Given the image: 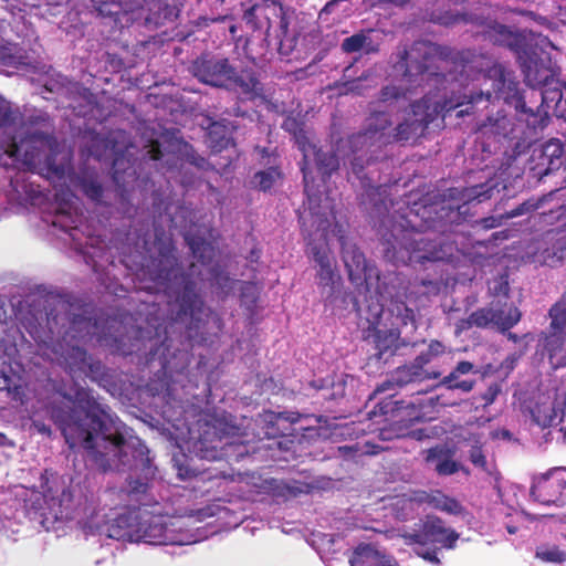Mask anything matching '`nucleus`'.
<instances>
[{
    "mask_svg": "<svg viewBox=\"0 0 566 566\" xmlns=\"http://www.w3.org/2000/svg\"><path fill=\"white\" fill-rule=\"evenodd\" d=\"M467 102L465 96L454 87L430 90L421 98L413 101L402 109V116L388 137L392 144H405L422 136L429 125L452 111H459Z\"/></svg>",
    "mask_w": 566,
    "mask_h": 566,
    "instance_id": "nucleus-6",
    "label": "nucleus"
},
{
    "mask_svg": "<svg viewBox=\"0 0 566 566\" xmlns=\"http://www.w3.org/2000/svg\"><path fill=\"white\" fill-rule=\"evenodd\" d=\"M138 532L139 537L149 544L164 545L169 541L167 525L160 516H149L148 520L139 524Z\"/></svg>",
    "mask_w": 566,
    "mask_h": 566,
    "instance_id": "nucleus-35",
    "label": "nucleus"
},
{
    "mask_svg": "<svg viewBox=\"0 0 566 566\" xmlns=\"http://www.w3.org/2000/svg\"><path fill=\"white\" fill-rule=\"evenodd\" d=\"M562 410L555 402L549 401L548 399L544 401H537L531 409V417L535 424L541 427L542 429L551 428L556 426L562 418H559V412Z\"/></svg>",
    "mask_w": 566,
    "mask_h": 566,
    "instance_id": "nucleus-36",
    "label": "nucleus"
},
{
    "mask_svg": "<svg viewBox=\"0 0 566 566\" xmlns=\"http://www.w3.org/2000/svg\"><path fill=\"white\" fill-rule=\"evenodd\" d=\"M281 176L282 174L277 167H269L265 170L258 171L254 175L253 180L260 190L266 191L273 187Z\"/></svg>",
    "mask_w": 566,
    "mask_h": 566,
    "instance_id": "nucleus-53",
    "label": "nucleus"
},
{
    "mask_svg": "<svg viewBox=\"0 0 566 566\" xmlns=\"http://www.w3.org/2000/svg\"><path fill=\"white\" fill-rule=\"evenodd\" d=\"M18 158L19 161L17 163V165L0 166L6 169L17 170L15 174L10 177V187L14 195V198L19 201H27L34 205L38 201H40V199L43 197V191L39 185H35L34 182L29 180V172L25 170V167H28L31 164V161L27 158V155L24 156V158H21L19 146Z\"/></svg>",
    "mask_w": 566,
    "mask_h": 566,
    "instance_id": "nucleus-25",
    "label": "nucleus"
},
{
    "mask_svg": "<svg viewBox=\"0 0 566 566\" xmlns=\"http://www.w3.org/2000/svg\"><path fill=\"white\" fill-rule=\"evenodd\" d=\"M367 151L365 148L361 153ZM359 151L350 161V171L359 179L364 192L361 193V203L370 206L371 212L381 218V245L384 258L395 265H423L428 262H452L458 259L460 250L458 245L446 237L430 238L422 234L431 213H438L434 206L420 205L413 202L412 207H407V211L401 214L385 216L389 212L388 187L384 185H373L365 175V165L369 158L364 159L358 156ZM409 205L410 201H407Z\"/></svg>",
    "mask_w": 566,
    "mask_h": 566,
    "instance_id": "nucleus-2",
    "label": "nucleus"
},
{
    "mask_svg": "<svg viewBox=\"0 0 566 566\" xmlns=\"http://www.w3.org/2000/svg\"><path fill=\"white\" fill-rule=\"evenodd\" d=\"M73 304L60 295L49 294L32 300L20 317V324L39 345H49L55 338L85 339L96 337L106 340L99 331L98 321L86 314L73 312Z\"/></svg>",
    "mask_w": 566,
    "mask_h": 566,
    "instance_id": "nucleus-4",
    "label": "nucleus"
},
{
    "mask_svg": "<svg viewBox=\"0 0 566 566\" xmlns=\"http://www.w3.org/2000/svg\"><path fill=\"white\" fill-rule=\"evenodd\" d=\"M424 379L426 378L422 376V374L417 370L410 363L409 365H403L396 368L391 375V378L379 385L376 391L385 392L389 389H392L395 386L403 387L410 382L422 381Z\"/></svg>",
    "mask_w": 566,
    "mask_h": 566,
    "instance_id": "nucleus-38",
    "label": "nucleus"
},
{
    "mask_svg": "<svg viewBox=\"0 0 566 566\" xmlns=\"http://www.w3.org/2000/svg\"><path fill=\"white\" fill-rule=\"evenodd\" d=\"M485 36L493 44L510 49L516 57L531 44L525 35L494 21L486 24Z\"/></svg>",
    "mask_w": 566,
    "mask_h": 566,
    "instance_id": "nucleus-27",
    "label": "nucleus"
},
{
    "mask_svg": "<svg viewBox=\"0 0 566 566\" xmlns=\"http://www.w3.org/2000/svg\"><path fill=\"white\" fill-rule=\"evenodd\" d=\"M81 191L95 203H102L104 189L102 184L93 176H82L78 178Z\"/></svg>",
    "mask_w": 566,
    "mask_h": 566,
    "instance_id": "nucleus-48",
    "label": "nucleus"
},
{
    "mask_svg": "<svg viewBox=\"0 0 566 566\" xmlns=\"http://www.w3.org/2000/svg\"><path fill=\"white\" fill-rule=\"evenodd\" d=\"M447 51V48L423 40L398 46L394 54L392 71L409 88L419 87L431 78L444 82L449 56Z\"/></svg>",
    "mask_w": 566,
    "mask_h": 566,
    "instance_id": "nucleus-8",
    "label": "nucleus"
},
{
    "mask_svg": "<svg viewBox=\"0 0 566 566\" xmlns=\"http://www.w3.org/2000/svg\"><path fill=\"white\" fill-rule=\"evenodd\" d=\"M459 536V533L446 527L444 522L434 515H428L418 531L403 535L408 544L439 545L448 549L455 546Z\"/></svg>",
    "mask_w": 566,
    "mask_h": 566,
    "instance_id": "nucleus-20",
    "label": "nucleus"
},
{
    "mask_svg": "<svg viewBox=\"0 0 566 566\" xmlns=\"http://www.w3.org/2000/svg\"><path fill=\"white\" fill-rule=\"evenodd\" d=\"M339 452L347 458L355 459L360 455H375L385 450L382 447L371 443L369 441L366 442H355L353 444L343 446L338 448Z\"/></svg>",
    "mask_w": 566,
    "mask_h": 566,
    "instance_id": "nucleus-47",
    "label": "nucleus"
},
{
    "mask_svg": "<svg viewBox=\"0 0 566 566\" xmlns=\"http://www.w3.org/2000/svg\"><path fill=\"white\" fill-rule=\"evenodd\" d=\"M484 77L492 82V91H480L467 94L460 88L457 90L463 94L467 99L463 107L457 111V117L460 118L470 115L473 111V106L483 101L491 104L494 99H503L505 104L513 106L518 114L525 116V120L530 127L536 129L544 125L546 116L542 115L539 111L534 112L532 107L526 105L520 88V82L516 80L512 70H509L502 63L494 62L485 69Z\"/></svg>",
    "mask_w": 566,
    "mask_h": 566,
    "instance_id": "nucleus-9",
    "label": "nucleus"
},
{
    "mask_svg": "<svg viewBox=\"0 0 566 566\" xmlns=\"http://www.w3.org/2000/svg\"><path fill=\"white\" fill-rule=\"evenodd\" d=\"M195 450L200 459L208 461H239L248 452L245 444L230 441L227 437L217 436L214 430L213 432L205 431L195 443Z\"/></svg>",
    "mask_w": 566,
    "mask_h": 566,
    "instance_id": "nucleus-19",
    "label": "nucleus"
},
{
    "mask_svg": "<svg viewBox=\"0 0 566 566\" xmlns=\"http://www.w3.org/2000/svg\"><path fill=\"white\" fill-rule=\"evenodd\" d=\"M400 329L388 324H384L376 328L365 331V338H373L376 356L381 359L384 355L389 354L392 356L396 350L405 346V342L400 338Z\"/></svg>",
    "mask_w": 566,
    "mask_h": 566,
    "instance_id": "nucleus-29",
    "label": "nucleus"
},
{
    "mask_svg": "<svg viewBox=\"0 0 566 566\" xmlns=\"http://www.w3.org/2000/svg\"><path fill=\"white\" fill-rule=\"evenodd\" d=\"M406 92L402 87L396 85H386L379 92V102L391 103L405 97Z\"/></svg>",
    "mask_w": 566,
    "mask_h": 566,
    "instance_id": "nucleus-60",
    "label": "nucleus"
},
{
    "mask_svg": "<svg viewBox=\"0 0 566 566\" xmlns=\"http://www.w3.org/2000/svg\"><path fill=\"white\" fill-rule=\"evenodd\" d=\"M313 154L317 171L323 179L329 178L333 172L338 170L339 159L335 151H324L319 148L315 149Z\"/></svg>",
    "mask_w": 566,
    "mask_h": 566,
    "instance_id": "nucleus-46",
    "label": "nucleus"
},
{
    "mask_svg": "<svg viewBox=\"0 0 566 566\" xmlns=\"http://www.w3.org/2000/svg\"><path fill=\"white\" fill-rule=\"evenodd\" d=\"M132 19L143 20L147 29L175 23L185 7V0H136Z\"/></svg>",
    "mask_w": 566,
    "mask_h": 566,
    "instance_id": "nucleus-18",
    "label": "nucleus"
},
{
    "mask_svg": "<svg viewBox=\"0 0 566 566\" xmlns=\"http://www.w3.org/2000/svg\"><path fill=\"white\" fill-rule=\"evenodd\" d=\"M473 368L474 365L468 360L459 361L454 369L441 379L440 385L448 389H460L463 392H470L474 388L475 380H459V377L470 374Z\"/></svg>",
    "mask_w": 566,
    "mask_h": 566,
    "instance_id": "nucleus-40",
    "label": "nucleus"
},
{
    "mask_svg": "<svg viewBox=\"0 0 566 566\" xmlns=\"http://www.w3.org/2000/svg\"><path fill=\"white\" fill-rule=\"evenodd\" d=\"M151 326L154 327V334L143 327L133 329L134 340L128 346L124 342V336L115 337L114 345L116 349L124 356L148 349L146 361L148 364L158 361L164 376L172 379L175 375L184 374L190 365L189 353L180 349L171 353V339L167 336V328L163 324Z\"/></svg>",
    "mask_w": 566,
    "mask_h": 566,
    "instance_id": "nucleus-11",
    "label": "nucleus"
},
{
    "mask_svg": "<svg viewBox=\"0 0 566 566\" xmlns=\"http://www.w3.org/2000/svg\"><path fill=\"white\" fill-rule=\"evenodd\" d=\"M41 491L30 490L24 499V509L43 520H83L88 515L87 499L75 495L71 483L52 470L45 469L40 475Z\"/></svg>",
    "mask_w": 566,
    "mask_h": 566,
    "instance_id": "nucleus-5",
    "label": "nucleus"
},
{
    "mask_svg": "<svg viewBox=\"0 0 566 566\" xmlns=\"http://www.w3.org/2000/svg\"><path fill=\"white\" fill-rule=\"evenodd\" d=\"M61 356L64 359L69 373L73 377H90L97 379L103 376L104 366L101 360L95 359L86 349L77 345L60 344Z\"/></svg>",
    "mask_w": 566,
    "mask_h": 566,
    "instance_id": "nucleus-22",
    "label": "nucleus"
},
{
    "mask_svg": "<svg viewBox=\"0 0 566 566\" xmlns=\"http://www.w3.org/2000/svg\"><path fill=\"white\" fill-rule=\"evenodd\" d=\"M419 501L451 515H462L464 513V507L457 499L444 494L440 490L423 493Z\"/></svg>",
    "mask_w": 566,
    "mask_h": 566,
    "instance_id": "nucleus-37",
    "label": "nucleus"
},
{
    "mask_svg": "<svg viewBox=\"0 0 566 566\" xmlns=\"http://www.w3.org/2000/svg\"><path fill=\"white\" fill-rule=\"evenodd\" d=\"M145 157L150 160H160L163 157L161 145L158 140H150L146 146Z\"/></svg>",
    "mask_w": 566,
    "mask_h": 566,
    "instance_id": "nucleus-64",
    "label": "nucleus"
},
{
    "mask_svg": "<svg viewBox=\"0 0 566 566\" xmlns=\"http://www.w3.org/2000/svg\"><path fill=\"white\" fill-rule=\"evenodd\" d=\"M566 479L563 470L555 469L539 478L531 488L533 499L544 505L564 506L566 504Z\"/></svg>",
    "mask_w": 566,
    "mask_h": 566,
    "instance_id": "nucleus-23",
    "label": "nucleus"
},
{
    "mask_svg": "<svg viewBox=\"0 0 566 566\" xmlns=\"http://www.w3.org/2000/svg\"><path fill=\"white\" fill-rule=\"evenodd\" d=\"M94 9L101 17L114 18L119 20V15L134 13L136 0H91Z\"/></svg>",
    "mask_w": 566,
    "mask_h": 566,
    "instance_id": "nucleus-39",
    "label": "nucleus"
},
{
    "mask_svg": "<svg viewBox=\"0 0 566 566\" xmlns=\"http://www.w3.org/2000/svg\"><path fill=\"white\" fill-rule=\"evenodd\" d=\"M543 241L546 245L543 250L546 262L560 263L566 259V223L546 231Z\"/></svg>",
    "mask_w": 566,
    "mask_h": 566,
    "instance_id": "nucleus-32",
    "label": "nucleus"
},
{
    "mask_svg": "<svg viewBox=\"0 0 566 566\" xmlns=\"http://www.w3.org/2000/svg\"><path fill=\"white\" fill-rule=\"evenodd\" d=\"M432 359L433 357L426 350L420 353L411 364L415 366L417 370H419L422 374V376L426 379L438 378L440 376L439 373L430 375L428 371L424 370V366L428 365Z\"/></svg>",
    "mask_w": 566,
    "mask_h": 566,
    "instance_id": "nucleus-62",
    "label": "nucleus"
},
{
    "mask_svg": "<svg viewBox=\"0 0 566 566\" xmlns=\"http://www.w3.org/2000/svg\"><path fill=\"white\" fill-rule=\"evenodd\" d=\"M549 196H552V193L544 195L541 197L528 198L527 200L523 201L522 203L517 205L515 208L506 212V218H515L537 210L539 207L543 206L544 202L548 200Z\"/></svg>",
    "mask_w": 566,
    "mask_h": 566,
    "instance_id": "nucleus-50",
    "label": "nucleus"
},
{
    "mask_svg": "<svg viewBox=\"0 0 566 566\" xmlns=\"http://www.w3.org/2000/svg\"><path fill=\"white\" fill-rule=\"evenodd\" d=\"M525 83L535 88L543 87L555 80L553 70L538 55L536 48L530 44L521 55L516 57Z\"/></svg>",
    "mask_w": 566,
    "mask_h": 566,
    "instance_id": "nucleus-24",
    "label": "nucleus"
},
{
    "mask_svg": "<svg viewBox=\"0 0 566 566\" xmlns=\"http://www.w3.org/2000/svg\"><path fill=\"white\" fill-rule=\"evenodd\" d=\"M535 557L544 563L563 564L566 560V552L557 545L543 544L536 547Z\"/></svg>",
    "mask_w": 566,
    "mask_h": 566,
    "instance_id": "nucleus-49",
    "label": "nucleus"
},
{
    "mask_svg": "<svg viewBox=\"0 0 566 566\" xmlns=\"http://www.w3.org/2000/svg\"><path fill=\"white\" fill-rule=\"evenodd\" d=\"M185 240L193 255L202 265L211 263L216 250L211 242L199 235H186Z\"/></svg>",
    "mask_w": 566,
    "mask_h": 566,
    "instance_id": "nucleus-43",
    "label": "nucleus"
},
{
    "mask_svg": "<svg viewBox=\"0 0 566 566\" xmlns=\"http://www.w3.org/2000/svg\"><path fill=\"white\" fill-rule=\"evenodd\" d=\"M115 142L113 134L101 139V143L105 148V153L109 150V155L113 157L112 177L116 186V197L118 202L125 213H130V195L139 184L136 160H133L118 149Z\"/></svg>",
    "mask_w": 566,
    "mask_h": 566,
    "instance_id": "nucleus-14",
    "label": "nucleus"
},
{
    "mask_svg": "<svg viewBox=\"0 0 566 566\" xmlns=\"http://www.w3.org/2000/svg\"><path fill=\"white\" fill-rule=\"evenodd\" d=\"M260 290L253 282H243L240 287V302L247 310L253 311L259 301Z\"/></svg>",
    "mask_w": 566,
    "mask_h": 566,
    "instance_id": "nucleus-52",
    "label": "nucleus"
},
{
    "mask_svg": "<svg viewBox=\"0 0 566 566\" xmlns=\"http://www.w3.org/2000/svg\"><path fill=\"white\" fill-rule=\"evenodd\" d=\"M407 298L408 297H397L394 300H389L390 303L388 305V314L392 318V321L389 324L390 326L397 328H400L401 326H407L408 324L415 326V312L406 304Z\"/></svg>",
    "mask_w": 566,
    "mask_h": 566,
    "instance_id": "nucleus-41",
    "label": "nucleus"
},
{
    "mask_svg": "<svg viewBox=\"0 0 566 566\" xmlns=\"http://www.w3.org/2000/svg\"><path fill=\"white\" fill-rule=\"evenodd\" d=\"M374 549L369 544H360L358 545L352 557L349 558L350 566H366V558H369L373 554Z\"/></svg>",
    "mask_w": 566,
    "mask_h": 566,
    "instance_id": "nucleus-59",
    "label": "nucleus"
},
{
    "mask_svg": "<svg viewBox=\"0 0 566 566\" xmlns=\"http://www.w3.org/2000/svg\"><path fill=\"white\" fill-rule=\"evenodd\" d=\"M153 476H145V473H140L139 476H129L128 479V493L129 494H145L148 490V481Z\"/></svg>",
    "mask_w": 566,
    "mask_h": 566,
    "instance_id": "nucleus-61",
    "label": "nucleus"
},
{
    "mask_svg": "<svg viewBox=\"0 0 566 566\" xmlns=\"http://www.w3.org/2000/svg\"><path fill=\"white\" fill-rule=\"evenodd\" d=\"M373 283L377 294L389 300L408 297L410 282L407 276L397 271H388L380 274L378 270L374 274Z\"/></svg>",
    "mask_w": 566,
    "mask_h": 566,
    "instance_id": "nucleus-28",
    "label": "nucleus"
},
{
    "mask_svg": "<svg viewBox=\"0 0 566 566\" xmlns=\"http://www.w3.org/2000/svg\"><path fill=\"white\" fill-rule=\"evenodd\" d=\"M564 165V144L552 138L546 142L538 157L537 167H541L539 175L546 176L559 170Z\"/></svg>",
    "mask_w": 566,
    "mask_h": 566,
    "instance_id": "nucleus-31",
    "label": "nucleus"
},
{
    "mask_svg": "<svg viewBox=\"0 0 566 566\" xmlns=\"http://www.w3.org/2000/svg\"><path fill=\"white\" fill-rule=\"evenodd\" d=\"M340 46L345 53H355L361 50L367 54L378 52V45L364 31L344 39Z\"/></svg>",
    "mask_w": 566,
    "mask_h": 566,
    "instance_id": "nucleus-45",
    "label": "nucleus"
},
{
    "mask_svg": "<svg viewBox=\"0 0 566 566\" xmlns=\"http://www.w3.org/2000/svg\"><path fill=\"white\" fill-rule=\"evenodd\" d=\"M469 460L474 467L483 471L488 469L486 457L484 454L483 447L479 441L471 446L469 450Z\"/></svg>",
    "mask_w": 566,
    "mask_h": 566,
    "instance_id": "nucleus-58",
    "label": "nucleus"
},
{
    "mask_svg": "<svg viewBox=\"0 0 566 566\" xmlns=\"http://www.w3.org/2000/svg\"><path fill=\"white\" fill-rule=\"evenodd\" d=\"M566 90V84L558 80H553L543 87H541V99L542 103L537 106L535 112H541L542 115L546 116L544 125L541 127H545L548 120V111L551 109L553 114H555L557 109V102H560L563 94Z\"/></svg>",
    "mask_w": 566,
    "mask_h": 566,
    "instance_id": "nucleus-34",
    "label": "nucleus"
},
{
    "mask_svg": "<svg viewBox=\"0 0 566 566\" xmlns=\"http://www.w3.org/2000/svg\"><path fill=\"white\" fill-rule=\"evenodd\" d=\"M500 394H502V382L490 384L485 391L480 395L481 400H483V408L491 406Z\"/></svg>",
    "mask_w": 566,
    "mask_h": 566,
    "instance_id": "nucleus-63",
    "label": "nucleus"
},
{
    "mask_svg": "<svg viewBox=\"0 0 566 566\" xmlns=\"http://www.w3.org/2000/svg\"><path fill=\"white\" fill-rule=\"evenodd\" d=\"M509 283L502 281L494 287V298L489 306L479 308L485 316L486 328L495 326L501 333H505L514 327L522 317L521 311L509 302Z\"/></svg>",
    "mask_w": 566,
    "mask_h": 566,
    "instance_id": "nucleus-17",
    "label": "nucleus"
},
{
    "mask_svg": "<svg viewBox=\"0 0 566 566\" xmlns=\"http://www.w3.org/2000/svg\"><path fill=\"white\" fill-rule=\"evenodd\" d=\"M315 197L310 196V207L298 210L301 233L306 241L307 254L313 258L317 270V284L322 289H329L332 294L334 284L339 279L333 265L331 251L327 247V233L331 222L327 212L321 206L314 205Z\"/></svg>",
    "mask_w": 566,
    "mask_h": 566,
    "instance_id": "nucleus-12",
    "label": "nucleus"
},
{
    "mask_svg": "<svg viewBox=\"0 0 566 566\" xmlns=\"http://www.w3.org/2000/svg\"><path fill=\"white\" fill-rule=\"evenodd\" d=\"M476 133L482 138L493 139L496 143L512 142L517 138L515 119L504 111H497L479 123Z\"/></svg>",
    "mask_w": 566,
    "mask_h": 566,
    "instance_id": "nucleus-26",
    "label": "nucleus"
},
{
    "mask_svg": "<svg viewBox=\"0 0 566 566\" xmlns=\"http://www.w3.org/2000/svg\"><path fill=\"white\" fill-rule=\"evenodd\" d=\"M451 452L452 449L450 448L444 446H436L424 452L423 460L428 465H433L434 468L437 463L443 461V459L447 458Z\"/></svg>",
    "mask_w": 566,
    "mask_h": 566,
    "instance_id": "nucleus-57",
    "label": "nucleus"
},
{
    "mask_svg": "<svg viewBox=\"0 0 566 566\" xmlns=\"http://www.w3.org/2000/svg\"><path fill=\"white\" fill-rule=\"evenodd\" d=\"M295 138V142L296 144L298 145V148L303 153V160H302V164H301V170L303 172V180H304V191L307 196V205L310 206V196H314L315 197V201H314V205L315 206H321V197L318 195H316L314 191H312L310 185H308V172H307V153L308 150H315V146L311 144L307 135H306V132L303 129L301 132V134H297L294 136Z\"/></svg>",
    "mask_w": 566,
    "mask_h": 566,
    "instance_id": "nucleus-42",
    "label": "nucleus"
},
{
    "mask_svg": "<svg viewBox=\"0 0 566 566\" xmlns=\"http://www.w3.org/2000/svg\"><path fill=\"white\" fill-rule=\"evenodd\" d=\"M190 71L200 83L233 92L240 101H255L264 93L260 74L254 69L239 70L233 61L226 56L201 54L192 62Z\"/></svg>",
    "mask_w": 566,
    "mask_h": 566,
    "instance_id": "nucleus-7",
    "label": "nucleus"
},
{
    "mask_svg": "<svg viewBox=\"0 0 566 566\" xmlns=\"http://www.w3.org/2000/svg\"><path fill=\"white\" fill-rule=\"evenodd\" d=\"M245 24L253 31H261L265 38L274 36L279 50L289 54L296 49L300 33L292 27L295 10L280 0H250L243 12Z\"/></svg>",
    "mask_w": 566,
    "mask_h": 566,
    "instance_id": "nucleus-13",
    "label": "nucleus"
},
{
    "mask_svg": "<svg viewBox=\"0 0 566 566\" xmlns=\"http://www.w3.org/2000/svg\"><path fill=\"white\" fill-rule=\"evenodd\" d=\"M63 397L67 405L52 406L51 415L71 450L84 449L103 473L128 469L155 475L149 449L138 438L126 439V424L91 389L76 386Z\"/></svg>",
    "mask_w": 566,
    "mask_h": 566,
    "instance_id": "nucleus-1",
    "label": "nucleus"
},
{
    "mask_svg": "<svg viewBox=\"0 0 566 566\" xmlns=\"http://www.w3.org/2000/svg\"><path fill=\"white\" fill-rule=\"evenodd\" d=\"M380 437L384 440H390L392 438H401V437H410L416 440H422L423 438L428 437V434L424 433V430L418 429V430H411L407 433L403 432V429L399 427L398 429L389 428V429H381Z\"/></svg>",
    "mask_w": 566,
    "mask_h": 566,
    "instance_id": "nucleus-56",
    "label": "nucleus"
},
{
    "mask_svg": "<svg viewBox=\"0 0 566 566\" xmlns=\"http://www.w3.org/2000/svg\"><path fill=\"white\" fill-rule=\"evenodd\" d=\"M148 253L138 273L140 282L148 283L142 289L165 293L170 298L171 321L185 324L188 331H198L208 308L198 282L192 277L196 265H190L189 273L181 272L172 239L164 230L155 229V240Z\"/></svg>",
    "mask_w": 566,
    "mask_h": 566,
    "instance_id": "nucleus-3",
    "label": "nucleus"
},
{
    "mask_svg": "<svg viewBox=\"0 0 566 566\" xmlns=\"http://www.w3.org/2000/svg\"><path fill=\"white\" fill-rule=\"evenodd\" d=\"M453 455L454 451L452 450V452L447 458H444L443 461L436 464L434 471L438 475L448 476L459 471H464L467 473L469 472L459 462L453 460Z\"/></svg>",
    "mask_w": 566,
    "mask_h": 566,
    "instance_id": "nucleus-55",
    "label": "nucleus"
},
{
    "mask_svg": "<svg viewBox=\"0 0 566 566\" xmlns=\"http://www.w3.org/2000/svg\"><path fill=\"white\" fill-rule=\"evenodd\" d=\"M339 242L342 259L350 282L357 287H364L365 292H369L374 286L373 280L377 269L368 264L364 253L356 244L348 242L345 237H340Z\"/></svg>",
    "mask_w": 566,
    "mask_h": 566,
    "instance_id": "nucleus-21",
    "label": "nucleus"
},
{
    "mask_svg": "<svg viewBox=\"0 0 566 566\" xmlns=\"http://www.w3.org/2000/svg\"><path fill=\"white\" fill-rule=\"evenodd\" d=\"M207 137L213 151H221L232 143L231 132L227 123L213 122L210 124Z\"/></svg>",
    "mask_w": 566,
    "mask_h": 566,
    "instance_id": "nucleus-44",
    "label": "nucleus"
},
{
    "mask_svg": "<svg viewBox=\"0 0 566 566\" xmlns=\"http://www.w3.org/2000/svg\"><path fill=\"white\" fill-rule=\"evenodd\" d=\"M394 120L390 111H373L365 120L363 130L353 134L348 138L353 153L363 151L365 148H380L391 145L388 137L392 134Z\"/></svg>",
    "mask_w": 566,
    "mask_h": 566,
    "instance_id": "nucleus-15",
    "label": "nucleus"
},
{
    "mask_svg": "<svg viewBox=\"0 0 566 566\" xmlns=\"http://www.w3.org/2000/svg\"><path fill=\"white\" fill-rule=\"evenodd\" d=\"M541 342L549 364L555 369L566 367V333L546 331L542 333Z\"/></svg>",
    "mask_w": 566,
    "mask_h": 566,
    "instance_id": "nucleus-30",
    "label": "nucleus"
},
{
    "mask_svg": "<svg viewBox=\"0 0 566 566\" xmlns=\"http://www.w3.org/2000/svg\"><path fill=\"white\" fill-rule=\"evenodd\" d=\"M497 184L490 179L486 182L463 188H450L448 197L450 202L441 207L442 218H447L451 223H460L465 220L469 210V203L476 201L481 203L493 196Z\"/></svg>",
    "mask_w": 566,
    "mask_h": 566,
    "instance_id": "nucleus-16",
    "label": "nucleus"
},
{
    "mask_svg": "<svg viewBox=\"0 0 566 566\" xmlns=\"http://www.w3.org/2000/svg\"><path fill=\"white\" fill-rule=\"evenodd\" d=\"M484 77L492 82V91H480L467 94L460 88L457 90L463 94L467 99L463 107L457 111V117L460 118L470 115L473 111V106L483 101L491 104L494 99H503L505 104L513 106L518 114L525 116V120L530 127L536 129L544 125L546 116L542 115L539 111L534 112L532 107L526 105L520 88V82L516 80L512 70H509L502 63L494 62L485 69Z\"/></svg>",
    "mask_w": 566,
    "mask_h": 566,
    "instance_id": "nucleus-10",
    "label": "nucleus"
},
{
    "mask_svg": "<svg viewBox=\"0 0 566 566\" xmlns=\"http://www.w3.org/2000/svg\"><path fill=\"white\" fill-rule=\"evenodd\" d=\"M180 154L185 161L200 170L213 169V166L203 156L199 155L189 143H184Z\"/></svg>",
    "mask_w": 566,
    "mask_h": 566,
    "instance_id": "nucleus-51",
    "label": "nucleus"
},
{
    "mask_svg": "<svg viewBox=\"0 0 566 566\" xmlns=\"http://www.w3.org/2000/svg\"><path fill=\"white\" fill-rule=\"evenodd\" d=\"M354 307L355 311L357 312V315L368 323V327L366 328V331L376 328L385 324L382 323L384 304L377 296H365L363 303L358 298H355Z\"/></svg>",
    "mask_w": 566,
    "mask_h": 566,
    "instance_id": "nucleus-33",
    "label": "nucleus"
},
{
    "mask_svg": "<svg viewBox=\"0 0 566 566\" xmlns=\"http://www.w3.org/2000/svg\"><path fill=\"white\" fill-rule=\"evenodd\" d=\"M484 319H485L484 314L482 312H480V310L478 308L476 311L472 312L469 315V317L462 318L457 322L455 332H457V334H460L463 331H468L472 327L486 328V321H484Z\"/></svg>",
    "mask_w": 566,
    "mask_h": 566,
    "instance_id": "nucleus-54",
    "label": "nucleus"
}]
</instances>
